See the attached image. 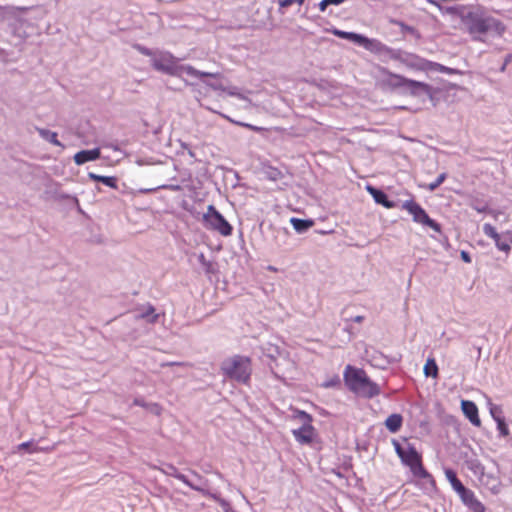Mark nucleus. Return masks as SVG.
<instances>
[{
	"label": "nucleus",
	"mask_w": 512,
	"mask_h": 512,
	"mask_svg": "<svg viewBox=\"0 0 512 512\" xmlns=\"http://www.w3.org/2000/svg\"><path fill=\"white\" fill-rule=\"evenodd\" d=\"M344 381L351 392L363 398L371 399L381 393L379 385L373 382L361 368L347 365L344 371Z\"/></svg>",
	"instance_id": "f257e3e1"
},
{
	"label": "nucleus",
	"mask_w": 512,
	"mask_h": 512,
	"mask_svg": "<svg viewBox=\"0 0 512 512\" xmlns=\"http://www.w3.org/2000/svg\"><path fill=\"white\" fill-rule=\"evenodd\" d=\"M151 65L159 72L176 77H181L182 74L193 78H215L218 76V73L202 72L191 65H178L176 58L170 53H164L158 57H154L151 61Z\"/></svg>",
	"instance_id": "f03ea898"
},
{
	"label": "nucleus",
	"mask_w": 512,
	"mask_h": 512,
	"mask_svg": "<svg viewBox=\"0 0 512 512\" xmlns=\"http://www.w3.org/2000/svg\"><path fill=\"white\" fill-rule=\"evenodd\" d=\"M464 23L470 34L475 39H480V35L487 33L502 36L505 32V25L498 19L492 16H484L476 12H469L464 17Z\"/></svg>",
	"instance_id": "7ed1b4c3"
},
{
	"label": "nucleus",
	"mask_w": 512,
	"mask_h": 512,
	"mask_svg": "<svg viewBox=\"0 0 512 512\" xmlns=\"http://www.w3.org/2000/svg\"><path fill=\"white\" fill-rule=\"evenodd\" d=\"M395 452L401 459L402 463L408 466L415 477L428 480L432 487L435 486V481L432 475L424 468L422 464V456L416 448L408 444L403 447L399 442L393 441Z\"/></svg>",
	"instance_id": "20e7f679"
},
{
	"label": "nucleus",
	"mask_w": 512,
	"mask_h": 512,
	"mask_svg": "<svg viewBox=\"0 0 512 512\" xmlns=\"http://www.w3.org/2000/svg\"><path fill=\"white\" fill-rule=\"evenodd\" d=\"M382 73L387 76L383 79V83L392 89H402L404 93L415 97L432 96L431 86L424 82L408 79L402 75L391 73L387 69H382Z\"/></svg>",
	"instance_id": "39448f33"
},
{
	"label": "nucleus",
	"mask_w": 512,
	"mask_h": 512,
	"mask_svg": "<svg viewBox=\"0 0 512 512\" xmlns=\"http://www.w3.org/2000/svg\"><path fill=\"white\" fill-rule=\"evenodd\" d=\"M221 371L230 380L248 384L252 374L251 360L246 356L234 355L221 363Z\"/></svg>",
	"instance_id": "423d86ee"
},
{
	"label": "nucleus",
	"mask_w": 512,
	"mask_h": 512,
	"mask_svg": "<svg viewBox=\"0 0 512 512\" xmlns=\"http://www.w3.org/2000/svg\"><path fill=\"white\" fill-rule=\"evenodd\" d=\"M203 221L206 228L217 231L223 236L232 234L231 224L213 205L207 207V212L203 215Z\"/></svg>",
	"instance_id": "0eeeda50"
},
{
	"label": "nucleus",
	"mask_w": 512,
	"mask_h": 512,
	"mask_svg": "<svg viewBox=\"0 0 512 512\" xmlns=\"http://www.w3.org/2000/svg\"><path fill=\"white\" fill-rule=\"evenodd\" d=\"M402 209L408 211L413 216L414 222L427 226L437 233H441V225L431 219L417 202L413 200H406L402 204Z\"/></svg>",
	"instance_id": "6e6552de"
},
{
	"label": "nucleus",
	"mask_w": 512,
	"mask_h": 512,
	"mask_svg": "<svg viewBox=\"0 0 512 512\" xmlns=\"http://www.w3.org/2000/svg\"><path fill=\"white\" fill-rule=\"evenodd\" d=\"M334 34L340 38L353 41L354 43L363 46L367 50L373 51L375 49H378L380 46H382V44L379 41H377L375 39H369V38L365 37L364 35L357 34L354 32L335 30Z\"/></svg>",
	"instance_id": "1a4fd4ad"
},
{
	"label": "nucleus",
	"mask_w": 512,
	"mask_h": 512,
	"mask_svg": "<svg viewBox=\"0 0 512 512\" xmlns=\"http://www.w3.org/2000/svg\"><path fill=\"white\" fill-rule=\"evenodd\" d=\"M461 409L463 414L474 426L479 427L481 425V420L478 415V408L474 402L470 400H462Z\"/></svg>",
	"instance_id": "9d476101"
},
{
	"label": "nucleus",
	"mask_w": 512,
	"mask_h": 512,
	"mask_svg": "<svg viewBox=\"0 0 512 512\" xmlns=\"http://www.w3.org/2000/svg\"><path fill=\"white\" fill-rule=\"evenodd\" d=\"M295 439L301 444H310L314 437V427L311 424H303L292 431Z\"/></svg>",
	"instance_id": "9b49d317"
},
{
	"label": "nucleus",
	"mask_w": 512,
	"mask_h": 512,
	"mask_svg": "<svg viewBox=\"0 0 512 512\" xmlns=\"http://www.w3.org/2000/svg\"><path fill=\"white\" fill-rule=\"evenodd\" d=\"M366 189L377 204H380L388 209L396 207V203L394 201L389 200L387 194L384 191L375 188L371 185H368Z\"/></svg>",
	"instance_id": "f8f14e48"
},
{
	"label": "nucleus",
	"mask_w": 512,
	"mask_h": 512,
	"mask_svg": "<svg viewBox=\"0 0 512 512\" xmlns=\"http://www.w3.org/2000/svg\"><path fill=\"white\" fill-rule=\"evenodd\" d=\"M392 58L395 60H399L402 63L406 64L407 66H410L413 68L414 67H417V68L423 67L424 60L414 54L397 51L396 53H394L392 55Z\"/></svg>",
	"instance_id": "ddd939ff"
},
{
	"label": "nucleus",
	"mask_w": 512,
	"mask_h": 512,
	"mask_svg": "<svg viewBox=\"0 0 512 512\" xmlns=\"http://www.w3.org/2000/svg\"><path fill=\"white\" fill-rule=\"evenodd\" d=\"M101 152L99 148L90 150H81L74 155V162L77 165H82L90 161H95L100 158Z\"/></svg>",
	"instance_id": "4468645a"
},
{
	"label": "nucleus",
	"mask_w": 512,
	"mask_h": 512,
	"mask_svg": "<svg viewBox=\"0 0 512 512\" xmlns=\"http://www.w3.org/2000/svg\"><path fill=\"white\" fill-rule=\"evenodd\" d=\"M36 131L38 132L39 136L43 140H45L55 146L64 147L63 144L58 140V136H57L56 132H53L49 129L40 128V127H36Z\"/></svg>",
	"instance_id": "2eb2a0df"
},
{
	"label": "nucleus",
	"mask_w": 512,
	"mask_h": 512,
	"mask_svg": "<svg viewBox=\"0 0 512 512\" xmlns=\"http://www.w3.org/2000/svg\"><path fill=\"white\" fill-rule=\"evenodd\" d=\"M290 223L297 233H305L314 225V221L311 219H300L296 217H292Z\"/></svg>",
	"instance_id": "dca6fc26"
},
{
	"label": "nucleus",
	"mask_w": 512,
	"mask_h": 512,
	"mask_svg": "<svg viewBox=\"0 0 512 512\" xmlns=\"http://www.w3.org/2000/svg\"><path fill=\"white\" fill-rule=\"evenodd\" d=\"M403 422V417L400 414H391L385 421L386 428L392 432L396 433L400 430Z\"/></svg>",
	"instance_id": "f3484780"
},
{
	"label": "nucleus",
	"mask_w": 512,
	"mask_h": 512,
	"mask_svg": "<svg viewBox=\"0 0 512 512\" xmlns=\"http://www.w3.org/2000/svg\"><path fill=\"white\" fill-rule=\"evenodd\" d=\"M88 177L91 180H94V181H97V182H101V183H103L104 185H106V186H108L110 188L117 189V178L116 177H113V176H102V175L95 174L93 172H89L88 173Z\"/></svg>",
	"instance_id": "a211bd4d"
},
{
	"label": "nucleus",
	"mask_w": 512,
	"mask_h": 512,
	"mask_svg": "<svg viewBox=\"0 0 512 512\" xmlns=\"http://www.w3.org/2000/svg\"><path fill=\"white\" fill-rule=\"evenodd\" d=\"M445 476L456 492L464 487L463 483L458 479L454 470L450 468L445 469Z\"/></svg>",
	"instance_id": "6ab92c4d"
},
{
	"label": "nucleus",
	"mask_w": 512,
	"mask_h": 512,
	"mask_svg": "<svg viewBox=\"0 0 512 512\" xmlns=\"http://www.w3.org/2000/svg\"><path fill=\"white\" fill-rule=\"evenodd\" d=\"M139 318L146 319L149 323H156L159 315L155 313V308L148 305L139 315Z\"/></svg>",
	"instance_id": "aec40b11"
},
{
	"label": "nucleus",
	"mask_w": 512,
	"mask_h": 512,
	"mask_svg": "<svg viewBox=\"0 0 512 512\" xmlns=\"http://www.w3.org/2000/svg\"><path fill=\"white\" fill-rule=\"evenodd\" d=\"M424 374L426 377L436 378L438 376V366L434 359H428L424 365Z\"/></svg>",
	"instance_id": "412c9836"
},
{
	"label": "nucleus",
	"mask_w": 512,
	"mask_h": 512,
	"mask_svg": "<svg viewBox=\"0 0 512 512\" xmlns=\"http://www.w3.org/2000/svg\"><path fill=\"white\" fill-rule=\"evenodd\" d=\"M447 178V174L445 172L438 175V177L431 183L420 185L421 187H424L428 191H435Z\"/></svg>",
	"instance_id": "4be33fe9"
},
{
	"label": "nucleus",
	"mask_w": 512,
	"mask_h": 512,
	"mask_svg": "<svg viewBox=\"0 0 512 512\" xmlns=\"http://www.w3.org/2000/svg\"><path fill=\"white\" fill-rule=\"evenodd\" d=\"M458 495L460 496L462 502L467 506L473 499H475V495L473 491L466 488L465 486L460 489L458 492Z\"/></svg>",
	"instance_id": "5701e85b"
},
{
	"label": "nucleus",
	"mask_w": 512,
	"mask_h": 512,
	"mask_svg": "<svg viewBox=\"0 0 512 512\" xmlns=\"http://www.w3.org/2000/svg\"><path fill=\"white\" fill-rule=\"evenodd\" d=\"M489 412L494 419V421H498L500 419L505 418L503 415V410L500 405L493 404L492 402H489Z\"/></svg>",
	"instance_id": "b1692460"
},
{
	"label": "nucleus",
	"mask_w": 512,
	"mask_h": 512,
	"mask_svg": "<svg viewBox=\"0 0 512 512\" xmlns=\"http://www.w3.org/2000/svg\"><path fill=\"white\" fill-rule=\"evenodd\" d=\"M195 491L200 492L203 496L209 497L216 501L217 503L221 500V496L218 493L211 492L204 485H199V487H195Z\"/></svg>",
	"instance_id": "393cba45"
},
{
	"label": "nucleus",
	"mask_w": 512,
	"mask_h": 512,
	"mask_svg": "<svg viewBox=\"0 0 512 512\" xmlns=\"http://www.w3.org/2000/svg\"><path fill=\"white\" fill-rule=\"evenodd\" d=\"M394 23L400 27L401 32L409 33V34L414 35L417 38H420L419 32L414 27L409 26L402 21H394Z\"/></svg>",
	"instance_id": "a878e982"
},
{
	"label": "nucleus",
	"mask_w": 512,
	"mask_h": 512,
	"mask_svg": "<svg viewBox=\"0 0 512 512\" xmlns=\"http://www.w3.org/2000/svg\"><path fill=\"white\" fill-rule=\"evenodd\" d=\"M510 242H512V239L509 241L507 238H502L497 241L496 247L500 250L508 254L511 250Z\"/></svg>",
	"instance_id": "bb28decb"
},
{
	"label": "nucleus",
	"mask_w": 512,
	"mask_h": 512,
	"mask_svg": "<svg viewBox=\"0 0 512 512\" xmlns=\"http://www.w3.org/2000/svg\"><path fill=\"white\" fill-rule=\"evenodd\" d=\"M497 423V429L500 436L507 437L509 435L508 425L506 424L505 418L495 421Z\"/></svg>",
	"instance_id": "cd10ccee"
},
{
	"label": "nucleus",
	"mask_w": 512,
	"mask_h": 512,
	"mask_svg": "<svg viewBox=\"0 0 512 512\" xmlns=\"http://www.w3.org/2000/svg\"><path fill=\"white\" fill-rule=\"evenodd\" d=\"M174 478L180 480L193 490H195V487H199V485H196L194 482L190 481L184 474L180 473L179 471L176 472Z\"/></svg>",
	"instance_id": "c85d7f7f"
},
{
	"label": "nucleus",
	"mask_w": 512,
	"mask_h": 512,
	"mask_svg": "<svg viewBox=\"0 0 512 512\" xmlns=\"http://www.w3.org/2000/svg\"><path fill=\"white\" fill-rule=\"evenodd\" d=\"M467 507L473 511V512H485V507L484 505L478 501L476 498L473 499L468 505Z\"/></svg>",
	"instance_id": "c756f323"
},
{
	"label": "nucleus",
	"mask_w": 512,
	"mask_h": 512,
	"mask_svg": "<svg viewBox=\"0 0 512 512\" xmlns=\"http://www.w3.org/2000/svg\"><path fill=\"white\" fill-rule=\"evenodd\" d=\"M483 232L487 237H498V232L496 231V228L489 223H485L483 225Z\"/></svg>",
	"instance_id": "7c9ffc66"
},
{
	"label": "nucleus",
	"mask_w": 512,
	"mask_h": 512,
	"mask_svg": "<svg viewBox=\"0 0 512 512\" xmlns=\"http://www.w3.org/2000/svg\"><path fill=\"white\" fill-rule=\"evenodd\" d=\"M483 232L487 237H498V232L496 231V228L489 223H485L483 225Z\"/></svg>",
	"instance_id": "2f4dec72"
},
{
	"label": "nucleus",
	"mask_w": 512,
	"mask_h": 512,
	"mask_svg": "<svg viewBox=\"0 0 512 512\" xmlns=\"http://www.w3.org/2000/svg\"><path fill=\"white\" fill-rule=\"evenodd\" d=\"M161 472L165 475L174 477L178 469L172 464H165L162 468H160Z\"/></svg>",
	"instance_id": "473e14b6"
},
{
	"label": "nucleus",
	"mask_w": 512,
	"mask_h": 512,
	"mask_svg": "<svg viewBox=\"0 0 512 512\" xmlns=\"http://www.w3.org/2000/svg\"><path fill=\"white\" fill-rule=\"evenodd\" d=\"M134 48H135V49H136L140 54H142V55H144V56H152V55H153V52H152L149 48H147V47H145V46H142V45H140V44H136V45L134 46Z\"/></svg>",
	"instance_id": "72a5a7b5"
},
{
	"label": "nucleus",
	"mask_w": 512,
	"mask_h": 512,
	"mask_svg": "<svg viewBox=\"0 0 512 512\" xmlns=\"http://www.w3.org/2000/svg\"><path fill=\"white\" fill-rule=\"evenodd\" d=\"M294 3H297L300 5V0H278V4L281 8H287Z\"/></svg>",
	"instance_id": "f704fd0d"
},
{
	"label": "nucleus",
	"mask_w": 512,
	"mask_h": 512,
	"mask_svg": "<svg viewBox=\"0 0 512 512\" xmlns=\"http://www.w3.org/2000/svg\"><path fill=\"white\" fill-rule=\"evenodd\" d=\"M192 474L196 477L197 479V483H195L196 485H204L205 488H207V485H208V480L204 479L200 474H198L197 472L195 471H192Z\"/></svg>",
	"instance_id": "c9c22d12"
},
{
	"label": "nucleus",
	"mask_w": 512,
	"mask_h": 512,
	"mask_svg": "<svg viewBox=\"0 0 512 512\" xmlns=\"http://www.w3.org/2000/svg\"><path fill=\"white\" fill-rule=\"evenodd\" d=\"M299 417L303 420L304 424H310L312 421V417L304 411L299 412Z\"/></svg>",
	"instance_id": "e433bc0d"
},
{
	"label": "nucleus",
	"mask_w": 512,
	"mask_h": 512,
	"mask_svg": "<svg viewBox=\"0 0 512 512\" xmlns=\"http://www.w3.org/2000/svg\"><path fill=\"white\" fill-rule=\"evenodd\" d=\"M512 61V54H507L504 58V63L500 67V72H504L506 70L507 65Z\"/></svg>",
	"instance_id": "4c0bfd02"
},
{
	"label": "nucleus",
	"mask_w": 512,
	"mask_h": 512,
	"mask_svg": "<svg viewBox=\"0 0 512 512\" xmlns=\"http://www.w3.org/2000/svg\"><path fill=\"white\" fill-rule=\"evenodd\" d=\"M461 259L465 262V263H471V256L470 254L467 252V251H461Z\"/></svg>",
	"instance_id": "58836bf2"
},
{
	"label": "nucleus",
	"mask_w": 512,
	"mask_h": 512,
	"mask_svg": "<svg viewBox=\"0 0 512 512\" xmlns=\"http://www.w3.org/2000/svg\"><path fill=\"white\" fill-rule=\"evenodd\" d=\"M61 198L72 200L79 207V200L77 199V197L65 194V195H61Z\"/></svg>",
	"instance_id": "ea45409f"
},
{
	"label": "nucleus",
	"mask_w": 512,
	"mask_h": 512,
	"mask_svg": "<svg viewBox=\"0 0 512 512\" xmlns=\"http://www.w3.org/2000/svg\"><path fill=\"white\" fill-rule=\"evenodd\" d=\"M218 504L225 510L227 511V509L230 507V504L227 500L221 498V500L218 502Z\"/></svg>",
	"instance_id": "a19ab883"
},
{
	"label": "nucleus",
	"mask_w": 512,
	"mask_h": 512,
	"mask_svg": "<svg viewBox=\"0 0 512 512\" xmlns=\"http://www.w3.org/2000/svg\"><path fill=\"white\" fill-rule=\"evenodd\" d=\"M329 6L327 0H322L320 3H319V9L320 11L324 12L326 10V8Z\"/></svg>",
	"instance_id": "79ce46f5"
},
{
	"label": "nucleus",
	"mask_w": 512,
	"mask_h": 512,
	"mask_svg": "<svg viewBox=\"0 0 512 512\" xmlns=\"http://www.w3.org/2000/svg\"><path fill=\"white\" fill-rule=\"evenodd\" d=\"M346 0H327L329 5H340L344 3Z\"/></svg>",
	"instance_id": "37998d69"
},
{
	"label": "nucleus",
	"mask_w": 512,
	"mask_h": 512,
	"mask_svg": "<svg viewBox=\"0 0 512 512\" xmlns=\"http://www.w3.org/2000/svg\"><path fill=\"white\" fill-rule=\"evenodd\" d=\"M241 125H242V126H244V127L249 128V129H251V130H253V131H260V130L262 129V128H260V127L253 126V125H251V124H243V123H242Z\"/></svg>",
	"instance_id": "c03bdc74"
},
{
	"label": "nucleus",
	"mask_w": 512,
	"mask_h": 512,
	"mask_svg": "<svg viewBox=\"0 0 512 512\" xmlns=\"http://www.w3.org/2000/svg\"><path fill=\"white\" fill-rule=\"evenodd\" d=\"M280 174V172L276 169H274L273 171H271L270 173V178L273 179V180H276L277 179V176Z\"/></svg>",
	"instance_id": "a18cd8bd"
},
{
	"label": "nucleus",
	"mask_w": 512,
	"mask_h": 512,
	"mask_svg": "<svg viewBox=\"0 0 512 512\" xmlns=\"http://www.w3.org/2000/svg\"><path fill=\"white\" fill-rule=\"evenodd\" d=\"M353 322L361 323L364 320V316L358 315L351 319Z\"/></svg>",
	"instance_id": "49530a36"
},
{
	"label": "nucleus",
	"mask_w": 512,
	"mask_h": 512,
	"mask_svg": "<svg viewBox=\"0 0 512 512\" xmlns=\"http://www.w3.org/2000/svg\"><path fill=\"white\" fill-rule=\"evenodd\" d=\"M277 234L286 237L288 235V231L285 228L279 229V230H277Z\"/></svg>",
	"instance_id": "de8ad7c7"
},
{
	"label": "nucleus",
	"mask_w": 512,
	"mask_h": 512,
	"mask_svg": "<svg viewBox=\"0 0 512 512\" xmlns=\"http://www.w3.org/2000/svg\"><path fill=\"white\" fill-rule=\"evenodd\" d=\"M30 444H31L30 442H24V443L19 445V449H28Z\"/></svg>",
	"instance_id": "09e8293b"
},
{
	"label": "nucleus",
	"mask_w": 512,
	"mask_h": 512,
	"mask_svg": "<svg viewBox=\"0 0 512 512\" xmlns=\"http://www.w3.org/2000/svg\"><path fill=\"white\" fill-rule=\"evenodd\" d=\"M134 404L137 406H144L143 400L137 398L134 400Z\"/></svg>",
	"instance_id": "8fccbe9b"
},
{
	"label": "nucleus",
	"mask_w": 512,
	"mask_h": 512,
	"mask_svg": "<svg viewBox=\"0 0 512 512\" xmlns=\"http://www.w3.org/2000/svg\"><path fill=\"white\" fill-rule=\"evenodd\" d=\"M207 85H209L211 88H213L214 90H218L220 89L221 87L219 85H215L213 83H207Z\"/></svg>",
	"instance_id": "3c124183"
},
{
	"label": "nucleus",
	"mask_w": 512,
	"mask_h": 512,
	"mask_svg": "<svg viewBox=\"0 0 512 512\" xmlns=\"http://www.w3.org/2000/svg\"><path fill=\"white\" fill-rule=\"evenodd\" d=\"M187 153H188V155H189L191 158H195V157H196V156H195V153L193 152V150H192L191 148H189V149L187 150Z\"/></svg>",
	"instance_id": "603ef678"
},
{
	"label": "nucleus",
	"mask_w": 512,
	"mask_h": 512,
	"mask_svg": "<svg viewBox=\"0 0 512 512\" xmlns=\"http://www.w3.org/2000/svg\"><path fill=\"white\" fill-rule=\"evenodd\" d=\"M501 238H502V235H500L498 233V237H493L492 239L494 240L495 244H497V241H499Z\"/></svg>",
	"instance_id": "864d4df0"
},
{
	"label": "nucleus",
	"mask_w": 512,
	"mask_h": 512,
	"mask_svg": "<svg viewBox=\"0 0 512 512\" xmlns=\"http://www.w3.org/2000/svg\"><path fill=\"white\" fill-rule=\"evenodd\" d=\"M440 66V71H447V72H451V69H448L442 65H439Z\"/></svg>",
	"instance_id": "5fc2aeb1"
},
{
	"label": "nucleus",
	"mask_w": 512,
	"mask_h": 512,
	"mask_svg": "<svg viewBox=\"0 0 512 512\" xmlns=\"http://www.w3.org/2000/svg\"><path fill=\"white\" fill-rule=\"evenodd\" d=\"M181 147H182L184 150H188V149L190 148L188 144L183 143V142L181 143Z\"/></svg>",
	"instance_id": "6e6d98bb"
},
{
	"label": "nucleus",
	"mask_w": 512,
	"mask_h": 512,
	"mask_svg": "<svg viewBox=\"0 0 512 512\" xmlns=\"http://www.w3.org/2000/svg\"><path fill=\"white\" fill-rule=\"evenodd\" d=\"M332 385H333V384H332V382H328V383H326L324 386H325V387H330V386H332Z\"/></svg>",
	"instance_id": "4d7b16f0"
},
{
	"label": "nucleus",
	"mask_w": 512,
	"mask_h": 512,
	"mask_svg": "<svg viewBox=\"0 0 512 512\" xmlns=\"http://www.w3.org/2000/svg\"><path fill=\"white\" fill-rule=\"evenodd\" d=\"M199 258H200V261H204L205 260V257H204L203 254H201Z\"/></svg>",
	"instance_id": "13d9d810"
},
{
	"label": "nucleus",
	"mask_w": 512,
	"mask_h": 512,
	"mask_svg": "<svg viewBox=\"0 0 512 512\" xmlns=\"http://www.w3.org/2000/svg\"><path fill=\"white\" fill-rule=\"evenodd\" d=\"M415 60L413 58H409V62H414Z\"/></svg>",
	"instance_id": "bf43d9fd"
},
{
	"label": "nucleus",
	"mask_w": 512,
	"mask_h": 512,
	"mask_svg": "<svg viewBox=\"0 0 512 512\" xmlns=\"http://www.w3.org/2000/svg\"><path fill=\"white\" fill-rule=\"evenodd\" d=\"M305 0H300V5H302L304 3Z\"/></svg>",
	"instance_id": "052dcab7"
}]
</instances>
